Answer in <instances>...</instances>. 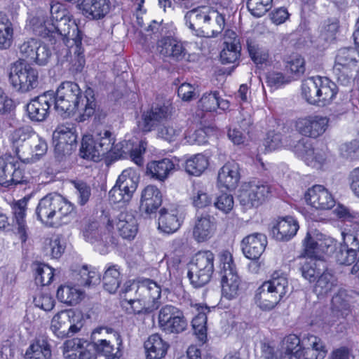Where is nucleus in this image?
I'll return each instance as SVG.
<instances>
[{
    "label": "nucleus",
    "mask_w": 359,
    "mask_h": 359,
    "mask_svg": "<svg viewBox=\"0 0 359 359\" xmlns=\"http://www.w3.org/2000/svg\"><path fill=\"white\" fill-rule=\"evenodd\" d=\"M34 31L43 37H50L55 41H62L68 48L67 51L77 57L79 67H82L84 59L82 55L81 37L75 21L72 20L65 10L51 8V17L44 19L39 25H34Z\"/></svg>",
    "instance_id": "f257e3e1"
},
{
    "label": "nucleus",
    "mask_w": 359,
    "mask_h": 359,
    "mask_svg": "<svg viewBox=\"0 0 359 359\" xmlns=\"http://www.w3.org/2000/svg\"><path fill=\"white\" fill-rule=\"evenodd\" d=\"M55 109L61 116H69L73 113L80 116L83 121L94 114L97 103L95 93L91 88H87L83 96L79 85L72 81L62 82L54 93Z\"/></svg>",
    "instance_id": "f03ea898"
},
{
    "label": "nucleus",
    "mask_w": 359,
    "mask_h": 359,
    "mask_svg": "<svg viewBox=\"0 0 359 359\" xmlns=\"http://www.w3.org/2000/svg\"><path fill=\"white\" fill-rule=\"evenodd\" d=\"M161 288L150 279H144L133 283L126 289L121 304L128 313H149L161 304Z\"/></svg>",
    "instance_id": "7ed1b4c3"
},
{
    "label": "nucleus",
    "mask_w": 359,
    "mask_h": 359,
    "mask_svg": "<svg viewBox=\"0 0 359 359\" xmlns=\"http://www.w3.org/2000/svg\"><path fill=\"white\" fill-rule=\"evenodd\" d=\"M74 209V205L62 195L50 193L39 200L35 214L44 226L57 227L70 220Z\"/></svg>",
    "instance_id": "20e7f679"
},
{
    "label": "nucleus",
    "mask_w": 359,
    "mask_h": 359,
    "mask_svg": "<svg viewBox=\"0 0 359 359\" xmlns=\"http://www.w3.org/2000/svg\"><path fill=\"white\" fill-rule=\"evenodd\" d=\"M186 25L195 35L215 37L224 27V18L217 11L203 7L190 11L185 15Z\"/></svg>",
    "instance_id": "39448f33"
},
{
    "label": "nucleus",
    "mask_w": 359,
    "mask_h": 359,
    "mask_svg": "<svg viewBox=\"0 0 359 359\" xmlns=\"http://www.w3.org/2000/svg\"><path fill=\"white\" fill-rule=\"evenodd\" d=\"M118 144L114 146L111 133L107 129L97 128L92 135L83 137L80 148V156L83 158L98 161L100 157L110 151H113L119 157H122L127 151L118 149Z\"/></svg>",
    "instance_id": "423d86ee"
},
{
    "label": "nucleus",
    "mask_w": 359,
    "mask_h": 359,
    "mask_svg": "<svg viewBox=\"0 0 359 359\" xmlns=\"http://www.w3.org/2000/svg\"><path fill=\"white\" fill-rule=\"evenodd\" d=\"M288 280L280 271H274L271 279L264 282L255 294V303L262 310L269 311L276 307L288 292Z\"/></svg>",
    "instance_id": "0eeeda50"
},
{
    "label": "nucleus",
    "mask_w": 359,
    "mask_h": 359,
    "mask_svg": "<svg viewBox=\"0 0 359 359\" xmlns=\"http://www.w3.org/2000/svg\"><path fill=\"white\" fill-rule=\"evenodd\" d=\"M9 81L18 92L27 93L39 85V72L30 64L18 60L9 67Z\"/></svg>",
    "instance_id": "6e6552de"
},
{
    "label": "nucleus",
    "mask_w": 359,
    "mask_h": 359,
    "mask_svg": "<svg viewBox=\"0 0 359 359\" xmlns=\"http://www.w3.org/2000/svg\"><path fill=\"white\" fill-rule=\"evenodd\" d=\"M214 255L210 250L200 251L193 257L187 276L194 287H203L210 280L214 272Z\"/></svg>",
    "instance_id": "1a4fd4ad"
},
{
    "label": "nucleus",
    "mask_w": 359,
    "mask_h": 359,
    "mask_svg": "<svg viewBox=\"0 0 359 359\" xmlns=\"http://www.w3.org/2000/svg\"><path fill=\"white\" fill-rule=\"evenodd\" d=\"M219 262L222 295L228 300L234 299L239 294L241 279L237 274L232 255L229 251L222 252Z\"/></svg>",
    "instance_id": "9d476101"
},
{
    "label": "nucleus",
    "mask_w": 359,
    "mask_h": 359,
    "mask_svg": "<svg viewBox=\"0 0 359 359\" xmlns=\"http://www.w3.org/2000/svg\"><path fill=\"white\" fill-rule=\"evenodd\" d=\"M83 327L82 316L72 309L57 313L51 319L50 330L58 339H65L79 332Z\"/></svg>",
    "instance_id": "9b49d317"
},
{
    "label": "nucleus",
    "mask_w": 359,
    "mask_h": 359,
    "mask_svg": "<svg viewBox=\"0 0 359 359\" xmlns=\"http://www.w3.org/2000/svg\"><path fill=\"white\" fill-rule=\"evenodd\" d=\"M19 54L22 60L38 66L47 65L52 57L50 48L41 41L30 38L18 46Z\"/></svg>",
    "instance_id": "f8f14e48"
},
{
    "label": "nucleus",
    "mask_w": 359,
    "mask_h": 359,
    "mask_svg": "<svg viewBox=\"0 0 359 359\" xmlns=\"http://www.w3.org/2000/svg\"><path fill=\"white\" fill-rule=\"evenodd\" d=\"M161 330L168 334H179L186 330L188 321L182 310L167 304L161 308L158 316Z\"/></svg>",
    "instance_id": "ddd939ff"
},
{
    "label": "nucleus",
    "mask_w": 359,
    "mask_h": 359,
    "mask_svg": "<svg viewBox=\"0 0 359 359\" xmlns=\"http://www.w3.org/2000/svg\"><path fill=\"white\" fill-rule=\"evenodd\" d=\"M306 255L310 257L320 258L323 254L332 255L337 245V241L320 233H308L303 241Z\"/></svg>",
    "instance_id": "4468645a"
},
{
    "label": "nucleus",
    "mask_w": 359,
    "mask_h": 359,
    "mask_svg": "<svg viewBox=\"0 0 359 359\" xmlns=\"http://www.w3.org/2000/svg\"><path fill=\"white\" fill-rule=\"evenodd\" d=\"M284 355L269 344L262 346L261 359H299L302 357V340L295 334L285 337L283 341Z\"/></svg>",
    "instance_id": "2eb2a0df"
},
{
    "label": "nucleus",
    "mask_w": 359,
    "mask_h": 359,
    "mask_svg": "<svg viewBox=\"0 0 359 359\" xmlns=\"http://www.w3.org/2000/svg\"><path fill=\"white\" fill-rule=\"evenodd\" d=\"M22 163L17 156L5 155L0 157V184L5 187L22 184L27 181Z\"/></svg>",
    "instance_id": "dca6fc26"
},
{
    "label": "nucleus",
    "mask_w": 359,
    "mask_h": 359,
    "mask_svg": "<svg viewBox=\"0 0 359 359\" xmlns=\"http://www.w3.org/2000/svg\"><path fill=\"white\" fill-rule=\"evenodd\" d=\"M269 187L259 181L245 183L239 191L238 199L241 205L246 208L258 207L267 198Z\"/></svg>",
    "instance_id": "f3484780"
},
{
    "label": "nucleus",
    "mask_w": 359,
    "mask_h": 359,
    "mask_svg": "<svg viewBox=\"0 0 359 359\" xmlns=\"http://www.w3.org/2000/svg\"><path fill=\"white\" fill-rule=\"evenodd\" d=\"M342 241L337 244L333 256L340 264L351 265L359 251V232L356 234L341 233Z\"/></svg>",
    "instance_id": "a211bd4d"
},
{
    "label": "nucleus",
    "mask_w": 359,
    "mask_h": 359,
    "mask_svg": "<svg viewBox=\"0 0 359 359\" xmlns=\"http://www.w3.org/2000/svg\"><path fill=\"white\" fill-rule=\"evenodd\" d=\"M94 340L93 343L95 351L104 355L106 359H118L116 353H114V347L111 344L114 339H118V334L111 328L98 327L92 333Z\"/></svg>",
    "instance_id": "6ab92c4d"
},
{
    "label": "nucleus",
    "mask_w": 359,
    "mask_h": 359,
    "mask_svg": "<svg viewBox=\"0 0 359 359\" xmlns=\"http://www.w3.org/2000/svg\"><path fill=\"white\" fill-rule=\"evenodd\" d=\"M329 119L320 115H309L301 117L295 121L297 131L306 137L317 138L327 128Z\"/></svg>",
    "instance_id": "aec40b11"
},
{
    "label": "nucleus",
    "mask_w": 359,
    "mask_h": 359,
    "mask_svg": "<svg viewBox=\"0 0 359 359\" xmlns=\"http://www.w3.org/2000/svg\"><path fill=\"white\" fill-rule=\"evenodd\" d=\"M159 214L158 229L168 234L176 232L184 220L183 211L177 205L163 208Z\"/></svg>",
    "instance_id": "412c9836"
},
{
    "label": "nucleus",
    "mask_w": 359,
    "mask_h": 359,
    "mask_svg": "<svg viewBox=\"0 0 359 359\" xmlns=\"http://www.w3.org/2000/svg\"><path fill=\"white\" fill-rule=\"evenodd\" d=\"M172 111L173 107L168 100L155 104L142 115V130L147 132L151 131L158 123L170 118Z\"/></svg>",
    "instance_id": "4be33fe9"
},
{
    "label": "nucleus",
    "mask_w": 359,
    "mask_h": 359,
    "mask_svg": "<svg viewBox=\"0 0 359 359\" xmlns=\"http://www.w3.org/2000/svg\"><path fill=\"white\" fill-rule=\"evenodd\" d=\"M307 204L319 210H330L335 205L332 194L322 185H314L304 194Z\"/></svg>",
    "instance_id": "5701e85b"
},
{
    "label": "nucleus",
    "mask_w": 359,
    "mask_h": 359,
    "mask_svg": "<svg viewBox=\"0 0 359 359\" xmlns=\"http://www.w3.org/2000/svg\"><path fill=\"white\" fill-rule=\"evenodd\" d=\"M54 96L53 91H47L32 100L27 104V112L29 118L33 121H44L48 114L50 102Z\"/></svg>",
    "instance_id": "b1692460"
},
{
    "label": "nucleus",
    "mask_w": 359,
    "mask_h": 359,
    "mask_svg": "<svg viewBox=\"0 0 359 359\" xmlns=\"http://www.w3.org/2000/svg\"><path fill=\"white\" fill-rule=\"evenodd\" d=\"M76 141V135L73 128L66 126H59L53 132V142L55 151L58 156L70 154L72 145Z\"/></svg>",
    "instance_id": "393cba45"
},
{
    "label": "nucleus",
    "mask_w": 359,
    "mask_h": 359,
    "mask_svg": "<svg viewBox=\"0 0 359 359\" xmlns=\"http://www.w3.org/2000/svg\"><path fill=\"white\" fill-rule=\"evenodd\" d=\"M266 236L260 233H254L244 237L241 241V250L249 259H258L267 245Z\"/></svg>",
    "instance_id": "a878e982"
},
{
    "label": "nucleus",
    "mask_w": 359,
    "mask_h": 359,
    "mask_svg": "<svg viewBox=\"0 0 359 359\" xmlns=\"http://www.w3.org/2000/svg\"><path fill=\"white\" fill-rule=\"evenodd\" d=\"M48 150L46 141L36 133L32 135L28 144L23 148L19 159L23 163H33L43 156Z\"/></svg>",
    "instance_id": "bb28decb"
},
{
    "label": "nucleus",
    "mask_w": 359,
    "mask_h": 359,
    "mask_svg": "<svg viewBox=\"0 0 359 359\" xmlns=\"http://www.w3.org/2000/svg\"><path fill=\"white\" fill-rule=\"evenodd\" d=\"M294 151L308 165L313 168L320 167L325 161V154L321 151L314 150L309 141L304 138L297 143Z\"/></svg>",
    "instance_id": "cd10ccee"
},
{
    "label": "nucleus",
    "mask_w": 359,
    "mask_h": 359,
    "mask_svg": "<svg viewBox=\"0 0 359 359\" xmlns=\"http://www.w3.org/2000/svg\"><path fill=\"white\" fill-rule=\"evenodd\" d=\"M299 228L297 219L287 216L276 220L271 228V234L278 241H287L296 235Z\"/></svg>",
    "instance_id": "c85d7f7f"
},
{
    "label": "nucleus",
    "mask_w": 359,
    "mask_h": 359,
    "mask_svg": "<svg viewBox=\"0 0 359 359\" xmlns=\"http://www.w3.org/2000/svg\"><path fill=\"white\" fill-rule=\"evenodd\" d=\"M240 178L238 163L234 161H228L218 172L217 184L219 187L233 190L237 187Z\"/></svg>",
    "instance_id": "c756f323"
},
{
    "label": "nucleus",
    "mask_w": 359,
    "mask_h": 359,
    "mask_svg": "<svg viewBox=\"0 0 359 359\" xmlns=\"http://www.w3.org/2000/svg\"><path fill=\"white\" fill-rule=\"evenodd\" d=\"M52 349L48 337L44 335L36 337L27 348L24 359H51Z\"/></svg>",
    "instance_id": "7c9ffc66"
},
{
    "label": "nucleus",
    "mask_w": 359,
    "mask_h": 359,
    "mask_svg": "<svg viewBox=\"0 0 359 359\" xmlns=\"http://www.w3.org/2000/svg\"><path fill=\"white\" fill-rule=\"evenodd\" d=\"M302 353L304 359H324L327 350L320 338L308 334L302 339Z\"/></svg>",
    "instance_id": "2f4dec72"
},
{
    "label": "nucleus",
    "mask_w": 359,
    "mask_h": 359,
    "mask_svg": "<svg viewBox=\"0 0 359 359\" xmlns=\"http://www.w3.org/2000/svg\"><path fill=\"white\" fill-rule=\"evenodd\" d=\"M162 203V194L154 185H147L142 191L140 209L146 214L155 212Z\"/></svg>",
    "instance_id": "473e14b6"
},
{
    "label": "nucleus",
    "mask_w": 359,
    "mask_h": 359,
    "mask_svg": "<svg viewBox=\"0 0 359 359\" xmlns=\"http://www.w3.org/2000/svg\"><path fill=\"white\" fill-rule=\"evenodd\" d=\"M114 227V222L108 220L107 225L97 220L89 221L85 226L83 234L85 240L91 243L106 239Z\"/></svg>",
    "instance_id": "72a5a7b5"
},
{
    "label": "nucleus",
    "mask_w": 359,
    "mask_h": 359,
    "mask_svg": "<svg viewBox=\"0 0 359 359\" xmlns=\"http://www.w3.org/2000/svg\"><path fill=\"white\" fill-rule=\"evenodd\" d=\"M216 229L214 218L208 215L197 216L193 228L192 236L198 243L210 239Z\"/></svg>",
    "instance_id": "f704fd0d"
},
{
    "label": "nucleus",
    "mask_w": 359,
    "mask_h": 359,
    "mask_svg": "<svg viewBox=\"0 0 359 359\" xmlns=\"http://www.w3.org/2000/svg\"><path fill=\"white\" fill-rule=\"evenodd\" d=\"M175 168L173 161L168 158L152 161L147 165V175L154 180L164 182L173 172Z\"/></svg>",
    "instance_id": "c9c22d12"
},
{
    "label": "nucleus",
    "mask_w": 359,
    "mask_h": 359,
    "mask_svg": "<svg viewBox=\"0 0 359 359\" xmlns=\"http://www.w3.org/2000/svg\"><path fill=\"white\" fill-rule=\"evenodd\" d=\"M157 51L162 56L175 61L182 60L186 55L182 43L170 37L163 38L158 42Z\"/></svg>",
    "instance_id": "e433bc0d"
},
{
    "label": "nucleus",
    "mask_w": 359,
    "mask_h": 359,
    "mask_svg": "<svg viewBox=\"0 0 359 359\" xmlns=\"http://www.w3.org/2000/svg\"><path fill=\"white\" fill-rule=\"evenodd\" d=\"M115 225L120 236L124 239H133L137 233V221L132 213L121 212L115 221Z\"/></svg>",
    "instance_id": "4c0bfd02"
},
{
    "label": "nucleus",
    "mask_w": 359,
    "mask_h": 359,
    "mask_svg": "<svg viewBox=\"0 0 359 359\" xmlns=\"http://www.w3.org/2000/svg\"><path fill=\"white\" fill-rule=\"evenodd\" d=\"M338 88L334 82L325 76H319L316 105L325 107L335 99Z\"/></svg>",
    "instance_id": "58836bf2"
},
{
    "label": "nucleus",
    "mask_w": 359,
    "mask_h": 359,
    "mask_svg": "<svg viewBox=\"0 0 359 359\" xmlns=\"http://www.w3.org/2000/svg\"><path fill=\"white\" fill-rule=\"evenodd\" d=\"M29 198L24 197L23 198L15 202L13 207V222L15 226H17L18 233L22 242L26 241L27 236V224L25 220L26 211Z\"/></svg>",
    "instance_id": "ea45409f"
},
{
    "label": "nucleus",
    "mask_w": 359,
    "mask_h": 359,
    "mask_svg": "<svg viewBox=\"0 0 359 359\" xmlns=\"http://www.w3.org/2000/svg\"><path fill=\"white\" fill-rule=\"evenodd\" d=\"M34 131L29 126H22L13 130L10 135L9 140L12 145V149L18 156V158L20 157V154L28 144Z\"/></svg>",
    "instance_id": "a19ab883"
},
{
    "label": "nucleus",
    "mask_w": 359,
    "mask_h": 359,
    "mask_svg": "<svg viewBox=\"0 0 359 359\" xmlns=\"http://www.w3.org/2000/svg\"><path fill=\"white\" fill-rule=\"evenodd\" d=\"M81 8L88 18L101 19L110 11L109 0H83Z\"/></svg>",
    "instance_id": "79ce46f5"
},
{
    "label": "nucleus",
    "mask_w": 359,
    "mask_h": 359,
    "mask_svg": "<svg viewBox=\"0 0 359 359\" xmlns=\"http://www.w3.org/2000/svg\"><path fill=\"white\" fill-rule=\"evenodd\" d=\"M168 344L158 334L151 335L144 342L147 359H161L168 351Z\"/></svg>",
    "instance_id": "37998d69"
},
{
    "label": "nucleus",
    "mask_w": 359,
    "mask_h": 359,
    "mask_svg": "<svg viewBox=\"0 0 359 359\" xmlns=\"http://www.w3.org/2000/svg\"><path fill=\"white\" fill-rule=\"evenodd\" d=\"M198 107L206 111H215L217 108L226 110L229 107V103L226 100L220 99L219 93L214 91L202 96L198 102Z\"/></svg>",
    "instance_id": "c03bdc74"
},
{
    "label": "nucleus",
    "mask_w": 359,
    "mask_h": 359,
    "mask_svg": "<svg viewBox=\"0 0 359 359\" xmlns=\"http://www.w3.org/2000/svg\"><path fill=\"white\" fill-rule=\"evenodd\" d=\"M196 306L198 313L192 320V327L199 340L204 341L207 336V313L210 311V308L201 305Z\"/></svg>",
    "instance_id": "a18cd8bd"
},
{
    "label": "nucleus",
    "mask_w": 359,
    "mask_h": 359,
    "mask_svg": "<svg viewBox=\"0 0 359 359\" xmlns=\"http://www.w3.org/2000/svg\"><path fill=\"white\" fill-rule=\"evenodd\" d=\"M83 297V292L74 286L69 285H61L57 290V299L67 305L79 303Z\"/></svg>",
    "instance_id": "49530a36"
},
{
    "label": "nucleus",
    "mask_w": 359,
    "mask_h": 359,
    "mask_svg": "<svg viewBox=\"0 0 359 359\" xmlns=\"http://www.w3.org/2000/svg\"><path fill=\"white\" fill-rule=\"evenodd\" d=\"M208 158L203 154L190 156L185 162V170L189 175L200 176L208 167Z\"/></svg>",
    "instance_id": "de8ad7c7"
},
{
    "label": "nucleus",
    "mask_w": 359,
    "mask_h": 359,
    "mask_svg": "<svg viewBox=\"0 0 359 359\" xmlns=\"http://www.w3.org/2000/svg\"><path fill=\"white\" fill-rule=\"evenodd\" d=\"M13 41V25L6 14L0 12V49L9 48Z\"/></svg>",
    "instance_id": "09e8293b"
},
{
    "label": "nucleus",
    "mask_w": 359,
    "mask_h": 359,
    "mask_svg": "<svg viewBox=\"0 0 359 359\" xmlns=\"http://www.w3.org/2000/svg\"><path fill=\"white\" fill-rule=\"evenodd\" d=\"M182 134V128L176 122H168L160 126L157 130V136L168 142L177 141Z\"/></svg>",
    "instance_id": "8fccbe9b"
},
{
    "label": "nucleus",
    "mask_w": 359,
    "mask_h": 359,
    "mask_svg": "<svg viewBox=\"0 0 359 359\" xmlns=\"http://www.w3.org/2000/svg\"><path fill=\"white\" fill-rule=\"evenodd\" d=\"M138 181L139 175L137 171L129 168L123 170L116 184L133 194L137 189Z\"/></svg>",
    "instance_id": "3c124183"
},
{
    "label": "nucleus",
    "mask_w": 359,
    "mask_h": 359,
    "mask_svg": "<svg viewBox=\"0 0 359 359\" xmlns=\"http://www.w3.org/2000/svg\"><path fill=\"white\" fill-rule=\"evenodd\" d=\"M121 282V273L117 266L107 269L103 276L104 288L111 294L116 292Z\"/></svg>",
    "instance_id": "603ef678"
},
{
    "label": "nucleus",
    "mask_w": 359,
    "mask_h": 359,
    "mask_svg": "<svg viewBox=\"0 0 359 359\" xmlns=\"http://www.w3.org/2000/svg\"><path fill=\"white\" fill-rule=\"evenodd\" d=\"M351 296L344 289H339L332 299V310L337 315L344 316L349 309Z\"/></svg>",
    "instance_id": "864d4df0"
},
{
    "label": "nucleus",
    "mask_w": 359,
    "mask_h": 359,
    "mask_svg": "<svg viewBox=\"0 0 359 359\" xmlns=\"http://www.w3.org/2000/svg\"><path fill=\"white\" fill-rule=\"evenodd\" d=\"M319 76L304 79L302 84V95L311 104H316Z\"/></svg>",
    "instance_id": "5fc2aeb1"
},
{
    "label": "nucleus",
    "mask_w": 359,
    "mask_h": 359,
    "mask_svg": "<svg viewBox=\"0 0 359 359\" xmlns=\"http://www.w3.org/2000/svg\"><path fill=\"white\" fill-rule=\"evenodd\" d=\"M337 285V278L330 272H324L319 276L314 292L318 296H324L334 290Z\"/></svg>",
    "instance_id": "6e6d98bb"
},
{
    "label": "nucleus",
    "mask_w": 359,
    "mask_h": 359,
    "mask_svg": "<svg viewBox=\"0 0 359 359\" xmlns=\"http://www.w3.org/2000/svg\"><path fill=\"white\" fill-rule=\"evenodd\" d=\"M35 271V282L41 286L48 285L53 281L54 269L48 264L36 263L34 264Z\"/></svg>",
    "instance_id": "4d7b16f0"
},
{
    "label": "nucleus",
    "mask_w": 359,
    "mask_h": 359,
    "mask_svg": "<svg viewBox=\"0 0 359 359\" xmlns=\"http://www.w3.org/2000/svg\"><path fill=\"white\" fill-rule=\"evenodd\" d=\"M191 200L193 205L196 208H204L212 204V196L208 192L207 189L199 185L194 186Z\"/></svg>",
    "instance_id": "13d9d810"
},
{
    "label": "nucleus",
    "mask_w": 359,
    "mask_h": 359,
    "mask_svg": "<svg viewBox=\"0 0 359 359\" xmlns=\"http://www.w3.org/2000/svg\"><path fill=\"white\" fill-rule=\"evenodd\" d=\"M87 345V341L83 339L74 338L67 340L63 344V355L66 359H78L81 349Z\"/></svg>",
    "instance_id": "bf43d9fd"
},
{
    "label": "nucleus",
    "mask_w": 359,
    "mask_h": 359,
    "mask_svg": "<svg viewBox=\"0 0 359 359\" xmlns=\"http://www.w3.org/2000/svg\"><path fill=\"white\" fill-rule=\"evenodd\" d=\"M43 250L45 253L52 258H59L65 251V246L61 238L57 235L47 238L44 241Z\"/></svg>",
    "instance_id": "052dcab7"
},
{
    "label": "nucleus",
    "mask_w": 359,
    "mask_h": 359,
    "mask_svg": "<svg viewBox=\"0 0 359 359\" xmlns=\"http://www.w3.org/2000/svg\"><path fill=\"white\" fill-rule=\"evenodd\" d=\"M77 276H80L78 278V284L84 286L95 285L100 283V277L99 273L95 268H88L86 266H83L79 270Z\"/></svg>",
    "instance_id": "680f3d73"
},
{
    "label": "nucleus",
    "mask_w": 359,
    "mask_h": 359,
    "mask_svg": "<svg viewBox=\"0 0 359 359\" xmlns=\"http://www.w3.org/2000/svg\"><path fill=\"white\" fill-rule=\"evenodd\" d=\"M241 46L240 43L226 42L223 50L220 53L221 61L223 64H229L235 62L240 55Z\"/></svg>",
    "instance_id": "e2e57ef3"
},
{
    "label": "nucleus",
    "mask_w": 359,
    "mask_h": 359,
    "mask_svg": "<svg viewBox=\"0 0 359 359\" xmlns=\"http://www.w3.org/2000/svg\"><path fill=\"white\" fill-rule=\"evenodd\" d=\"M273 0H247V7L255 17L264 15L271 7Z\"/></svg>",
    "instance_id": "0e129e2a"
},
{
    "label": "nucleus",
    "mask_w": 359,
    "mask_h": 359,
    "mask_svg": "<svg viewBox=\"0 0 359 359\" xmlns=\"http://www.w3.org/2000/svg\"><path fill=\"white\" fill-rule=\"evenodd\" d=\"M72 184L75 189L78 203L80 205H84L89 201L91 196L90 187L83 181H72Z\"/></svg>",
    "instance_id": "69168bd1"
},
{
    "label": "nucleus",
    "mask_w": 359,
    "mask_h": 359,
    "mask_svg": "<svg viewBox=\"0 0 359 359\" xmlns=\"http://www.w3.org/2000/svg\"><path fill=\"white\" fill-rule=\"evenodd\" d=\"M133 194L115 184L109 192V200L114 203H126L130 201Z\"/></svg>",
    "instance_id": "338daca9"
},
{
    "label": "nucleus",
    "mask_w": 359,
    "mask_h": 359,
    "mask_svg": "<svg viewBox=\"0 0 359 359\" xmlns=\"http://www.w3.org/2000/svg\"><path fill=\"white\" fill-rule=\"evenodd\" d=\"M318 262L316 260L311 259L309 262H306L302 267L303 277L309 282L315 281L320 273V269H318Z\"/></svg>",
    "instance_id": "774afa93"
}]
</instances>
